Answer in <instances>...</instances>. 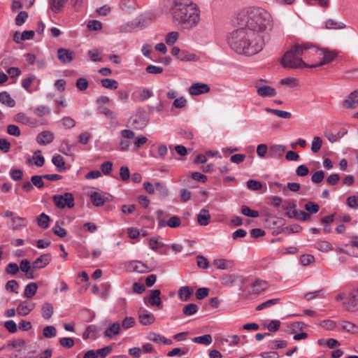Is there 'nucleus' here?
<instances>
[{"label": "nucleus", "instance_id": "f257e3e1", "mask_svg": "<svg viewBox=\"0 0 358 358\" xmlns=\"http://www.w3.org/2000/svg\"><path fill=\"white\" fill-rule=\"evenodd\" d=\"M236 21L239 27L254 33L257 38L263 39L264 43L269 41L273 20L265 9L255 6L243 9L237 15Z\"/></svg>", "mask_w": 358, "mask_h": 358}, {"label": "nucleus", "instance_id": "f03ea898", "mask_svg": "<svg viewBox=\"0 0 358 358\" xmlns=\"http://www.w3.org/2000/svg\"><path fill=\"white\" fill-rule=\"evenodd\" d=\"M227 41L230 48L236 53L247 56L259 52L265 45L263 39L241 27L229 34Z\"/></svg>", "mask_w": 358, "mask_h": 358}, {"label": "nucleus", "instance_id": "7ed1b4c3", "mask_svg": "<svg viewBox=\"0 0 358 358\" xmlns=\"http://www.w3.org/2000/svg\"><path fill=\"white\" fill-rule=\"evenodd\" d=\"M171 13L173 22L184 29L196 27L200 21V10L192 0H175Z\"/></svg>", "mask_w": 358, "mask_h": 358}, {"label": "nucleus", "instance_id": "20e7f679", "mask_svg": "<svg viewBox=\"0 0 358 358\" xmlns=\"http://www.w3.org/2000/svg\"><path fill=\"white\" fill-rule=\"evenodd\" d=\"M310 45H294L291 49L284 55L281 64L283 67L289 69L309 68L310 64H307L301 59V56L309 51Z\"/></svg>", "mask_w": 358, "mask_h": 358}, {"label": "nucleus", "instance_id": "39448f33", "mask_svg": "<svg viewBox=\"0 0 358 358\" xmlns=\"http://www.w3.org/2000/svg\"><path fill=\"white\" fill-rule=\"evenodd\" d=\"M309 52H310V54L313 55H315L317 56H321V55L323 56L322 61H321L317 64H310L309 68H316L317 66H320L324 64H328V63L331 62V61H333L336 57V54L333 51L328 50H322L321 49H318L317 48H316L314 45H310Z\"/></svg>", "mask_w": 358, "mask_h": 358}, {"label": "nucleus", "instance_id": "423d86ee", "mask_svg": "<svg viewBox=\"0 0 358 358\" xmlns=\"http://www.w3.org/2000/svg\"><path fill=\"white\" fill-rule=\"evenodd\" d=\"M52 201L58 208H71L74 206V198L71 192H66L64 194H56L52 196Z\"/></svg>", "mask_w": 358, "mask_h": 358}, {"label": "nucleus", "instance_id": "0eeeda50", "mask_svg": "<svg viewBox=\"0 0 358 358\" xmlns=\"http://www.w3.org/2000/svg\"><path fill=\"white\" fill-rule=\"evenodd\" d=\"M266 80L263 79L257 80L255 83V87L257 89V93L259 96L262 97H272L276 95V90L275 88L268 85H263Z\"/></svg>", "mask_w": 358, "mask_h": 358}, {"label": "nucleus", "instance_id": "6e6552de", "mask_svg": "<svg viewBox=\"0 0 358 358\" xmlns=\"http://www.w3.org/2000/svg\"><path fill=\"white\" fill-rule=\"evenodd\" d=\"M343 306L348 311L358 310V287L350 292L343 303Z\"/></svg>", "mask_w": 358, "mask_h": 358}, {"label": "nucleus", "instance_id": "1a4fd4ad", "mask_svg": "<svg viewBox=\"0 0 358 358\" xmlns=\"http://www.w3.org/2000/svg\"><path fill=\"white\" fill-rule=\"evenodd\" d=\"M131 125L135 129H142L146 127L148 119L144 111H138L130 117Z\"/></svg>", "mask_w": 358, "mask_h": 358}, {"label": "nucleus", "instance_id": "9d476101", "mask_svg": "<svg viewBox=\"0 0 358 358\" xmlns=\"http://www.w3.org/2000/svg\"><path fill=\"white\" fill-rule=\"evenodd\" d=\"M127 269L130 272L146 273L152 271L147 264L138 260H133L125 264Z\"/></svg>", "mask_w": 358, "mask_h": 358}, {"label": "nucleus", "instance_id": "9b49d317", "mask_svg": "<svg viewBox=\"0 0 358 358\" xmlns=\"http://www.w3.org/2000/svg\"><path fill=\"white\" fill-rule=\"evenodd\" d=\"M90 199L94 206L99 207L106 202L113 200V196L106 192H93L90 194Z\"/></svg>", "mask_w": 358, "mask_h": 358}, {"label": "nucleus", "instance_id": "f8f14e48", "mask_svg": "<svg viewBox=\"0 0 358 358\" xmlns=\"http://www.w3.org/2000/svg\"><path fill=\"white\" fill-rule=\"evenodd\" d=\"M120 134L122 138L119 143V150L127 151L131 145L129 140L135 138V133L130 129H124L120 131Z\"/></svg>", "mask_w": 358, "mask_h": 358}, {"label": "nucleus", "instance_id": "ddd939ff", "mask_svg": "<svg viewBox=\"0 0 358 358\" xmlns=\"http://www.w3.org/2000/svg\"><path fill=\"white\" fill-rule=\"evenodd\" d=\"M68 0H49V5L51 10L57 13L62 10ZM73 7H80L83 0H71Z\"/></svg>", "mask_w": 358, "mask_h": 358}, {"label": "nucleus", "instance_id": "4468645a", "mask_svg": "<svg viewBox=\"0 0 358 358\" xmlns=\"http://www.w3.org/2000/svg\"><path fill=\"white\" fill-rule=\"evenodd\" d=\"M160 295V289L150 290L149 296L144 297V302L146 304L149 303L152 306H159L162 304Z\"/></svg>", "mask_w": 358, "mask_h": 358}, {"label": "nucleus", "instance_id": "2eb2a0df", "mask_svg": "<svg viewBox=\"0 0 358 358\" xmlns=\"http://www.w3.org/2000/svg\"><path fill=\"white\" fill-rule=\"evenodd\" d=\"M55 138L54 134L50 131H43L36 138V142L40 145H47L51 143Z\"/></svg>", "mask_w": 358, "mask_h": 358}, {"label": "nucleus", "instance_id": "dca6fc26", "mask_svg": "<svg viewBox=\"0 0 358 358\" xmlns=\"http://www.w3.org/2000/svg\"><path fill=\"white\" fill-rule=\"evenodd\" d=\"M52 257L50 253L41 255L32 262L34 269H41L46 267L51 262Z\"/></svg>", "mask_w": 358, "mask_h": 358}, {"label": "nucleus", "instance_id": "f3484780", "mask_svg": "<svg viewBox=\"0 0 358 358\" xmlns=\"http://www.w3.org/2000/svg\"><path fill=\"white\" fill-rule=\"evenodd\" d=\"M138 320L142 325L148 326L155 322V317L152 313L145 309H141L138 312Z\"/></svg>", "mask_w": 358, "mask_h": 358}, {"label": "nucleus", "instance_id": "a211bd4d", "mask_svg": "<svg viewBox=\"0 0 358 358\" xmlns=\"http://www.w3.org/2000/svg\"><path fill=\"white\" fill-rule=\"evenodd\" d=\"M210 87L207 84L196 83H194L189 88V92L192 95H199L207 93L210 91Z\"/></svg>", "mask_w": 358, "mask_h": 358}, {"label": "nucleus", "instance_id": "6ab92c4d", "mask_svg": "<svg viewBox=\"0 0 358 358\" xmlns=\"http://www.w3.org/2000/svg\"><path fill=\"white\" fill-rule=\"evenodd\" d=\"M343 106L346 108H356L358 107V89L348 95V98L343 101Z\"/></svg>", "mask_w": 358, "mask_h": 358}, {"label": "nucleus", "instance_id": "aec40b11", "mask_svg": "<svg viewBox=\"0 0 358 358\" xmlns=\"http://www.w3.org/2000/svg\"><path fill=\"white\" fill-rule=\"evenodd\" d=\"M57 57L62 63H70L74 58V52L69 49L62 48L57 50Z\"/></svg>", "mask_w": 358, "mask_h": 358}, {"label": "nucleus", "instance_id": "412c9836", "mask_svg": "<svg viewBox=\"0 0 358 358\" xmlns=\"http://www.w3.org/2000/svg\"><path fill=\"white\" fill-rule=\"evenodd\" d=\"M213 265L217 269L229 270L234 267L235 262L231 259H216L213 262Z\"/></svg>", "mask_w": 358, "mask_h": 358}, {"label": "nucleus", "instance_id": "4be33fe9", "mask_svg": "<svg viewBox=\"0 0 358 358\" xmlns=\"http://www.w3.org/2000/svg\"><path fill=\"white\" fill-rule=\"evenodd\" d=\"M34 307L35 305L34 303L24 301L17 306L16 311L17 315L20 316H26L31 312Z\"/></svg>", "mask_w": 358, "mask_h": 358}, {"label": "nucleus", "instance_id": "5701e85b", "mask_svg": "<svg viewBox=\"0 0 358 358\" xmlns=\"http://www.w3.org/2000/svg\"><path fill=\"white\" fill-rule=\"evenodd\" d=\"M286 147L282 145H273L269 147L268 157L278 159L281 157L285 151Z\"/></svg>", "mask_w": 358, "mask_h": 358}, {"label": "nucleus", "instance_id": "b1692460", "mask_svg": "<svg viewBox=\"0 0 358 358\" xmlns=\"http://www.w3.org/2000/svg\"><path fill=\"white\" fill-rule=\"evenodd\" d=\"M287 216L289 218H295L303 221L308 220L310 217L308 213L296 209H294L292 212H287Z\"/></svg>", "mask_w": 358, "mask_h": 358}, {"label": "nucleus", "instance_id": "393cba45", "mask_svg": "<svg viewBox=\"0 0 358 358\" xmlns=\"http://www.w3.org/2000/svg\"><path fill=\"white\" fill-rule=\"evenodd\" d=\"M210 220L209 211L206 209H201L197 215V222L201 226H206Z\"/></svg>", "mask_w": 358, "mask_h": 358}, {"label": "nucleus", "instance_id": "a878e982", "mask_svg": "<svg viewBox=\"0 0 358 358\" xmlns=\"http://www.w3.org/2000/svg\"><path fill=\"white\" fill-rule=\"evenodd\" d=\"M38 285L36 282H29L24 288L23 296L31 299L37 292Z\"/></svg>", "mask_w": 358, "mask_h": 358}, {"label": "nucleus", "instance_id": "bb28decb", "mask_svg": "<svg viewBox=\"0 0 358 358\" xmlns=\"http://www.w3.org/2000/svg\"><path fill=\"white\" fill-rule=\"evenodd\" d=\"M0 102L8 107L13 108L15 106V101L6 91L0 92Z\"/></svg>", "mask_w": 358, "mask_h": 358}, {"label": "nucleus", "instance_id": "cd10ccee", "mask_svg": "<svg viewBox=\"0 0 358 358\" xmlns=\"http://www.w3.org/2000/svg\"><path fill=\"white\" fill-rule=\"evenodd\" d=\"M52 162L56 166V169L59 172H62L66 169L64 159L60 155H55L52 158Z\"/></svg>", "mask_w": 358, "mask_h": 358}, {"label": "nucleus", "instance_id": "c85d7f7f", "mask_svg": "<svg viewBox=\"0 0 358 358\" xmlns=\"http://www.w3.org/2000/svg\"><path fill=\"white\" fill-rule=\"evenodd\" d=\"M178 59L182 62H196L199 60V57L193 52L182 50V52Z\"/></svg>", "mask_w": 358, "mask_h": 358}, {"label": "nucleus", "instance_id": "c756f323", "mask_svg": "<svg viewBox=\"0 0 358 358\" xmlns=\"http://www.w3.org/2000/svg\"><path fill=\"white\" fill-rule=\"evenodd\" d=\"M192 294L193 289L189 286L181 287L178 290V297L182 301H188Z\"/></svg>", "mask_w": 358, "mask_h": 358}, {"label": "nucleus", "instance_id": "7c9ffc66", "mask_svg": "<svg viewBox=\"0 0 358 358\" xmlns=\"http://www.w3.org/2000/svg\"><path fill=\"white\" fill-rule=\"evenodd\" d=\"M11 222L13 224L12 229L13 230H17L22 227H25L27 224V220L24 217H20L18 215H15L11 218Z\"/></svg>", "mask_w": 358, "mask_h": 358}, {"label": "nucleus", "instance_id": "2f4dec72", "mask_svg": "<svg viewBox=\"0 0 358 358\" xmlns=\"http://www.w3.org/2000/svg\"><path fill=\"white\" fill-rule=\"evenodd\" d=\"M339 326L343 331H345L347 332L352 334L358 332V327L352 322L348 321H341L339 323Z\"/></svg>", "mask_w": 358, "mask_h": 358}, {"label": "nucleus", "instance_id": "473e14b6", "mask_svg": "<svg viewBox=\"0 0 358 358\" xmlns=\"http://www.w3.org/2000/svg\"><path fill=\"white\" fill-rule=\"evenodd\" d=\"M14 120L17 122L29 125L30 127H34V122L30 120V118L24 113H18L14 117Z\"/></svg>", "mask_w": 358, "mask_h": 358}, {"label": "nucleus", "instance_id": "72a5a7b5", "mask_svg": "<svg viewBox=\"0 0 358 358\" xmlns=\"http://www.w3.org/2000/svg\"><path fill=\"white\" fill-rule=\"evenodd\" d=\"M42 317L45 320H49L51 318V317L53 315L54 313V308L52 305L50 303L46 302L45 303L42 307Z\"/></svg>", "mask_w": 358, "mask_h": 358}, {"label": "nucleus", "instance_id": "f704fd0d", "mask_svg": "<svg viewBox=\"0 0 358 358\" xmlns=\"http://www.w3.org/2000/svg\"><path fill=\"white\" fill-rule=\"evenodd\" d=\"M120 330V324L118 322H114L110 327L106 329L104 332L106 337L113 338L118 334Z\"/></svg>", "mask_w": 358, "mask_h": 358}, {"label": "nucleus", "instance_id": "c9c22d12", "mask_svg": "<svg viewBox=\"0 0 358 358\" xmlns=\"http://www.w3.org/2000/svg\"><path fill=\"white\" fill-rule=\"evenodd\" d=\"M327 29H342L345 27V24L340 21H337L335 19H329L325 22Z\"/></svg>", "mask_w": 358, "mask_h": 358}, {"label": "nucleus", "instance_id": "e433bc0d", "mask_svg": "<svg viewBox=\"0 0 358 358\" xmlns=\"http://www.w3.org/2000/svg\"><path fill=\"white\" fill-rule=\"evenodd\" d=\"M50 217L44 213H42L37 218L38 225L43 229H46L49 227Z\"/></svg>", "mask_w": 358, "mask_h": 358}, {"label": "nucleus", "instance_id": "4c0bfd02", "mask_svg": "<svg viewBox=\"0 0 358 358\" xmlns=\"http://www.w3.org/2000/svg\"><path fill=\"white\" fill-rule=\"evenodd\" d=\"M101 85L109 90H116L118 87V83L115 79L104 78L101 80Z\"/></svg>", "mask_w": 358, "mask_h": 358}, {"label": "nucleus", "instance_id": "58836bf2", "mask_svg": "<svg viewBox=\"0 0 358 358\" xmlns=\"http://www.w3.org/2000/svg\"><path fill=\"white\" fill-rule=\"evenodd\" d=\"M199 310V307L195 303H189L183 307L182 313L185 315L191 316L195 314Z\"/></svg>", "mask_w": 358, "mask_h": 358}, {"label": "nucleus", "instance_id": "ea45409f", "mask_svg": "<svg viewBox=\"0 0 358 358\" xmlns=\"http://www.w3.org/2000/svg\"><path fill=\"white\" fill-rule=\"evenodd\" d=\"M315 248L322 252H328L332 250L331 243L326 241H319L315 243Z\"/></svg>", "mask_w": 358, "mask_h": 358}, {"label": "nucleus", "instance_id": "a19ab883", "mask_svg": "<svg viewBox=\"0 0 358 358\" xmlns=\"http://www.w3.org/2000/svg\"><path fill=\"white\" fill-rule=\"evenodd\" d=\"M73 148L74 146L70 145L67 140H64L61 144L59 151L66 155L71 156L73 154L72 151Z\"/></svg>", "mask_w": 358, "mask_h": 358}, {"label": "nucleus", "instance_id": "79ce46f5", "mask_svg": "<svg viewBox=\"0 0 358 358\" xmlns=\"http://www.w3.org/2000/svg\"><path fill=\"white\" fill-rule=\"evenodd\" d=\"M98 110L99 113L104 115L109 119L115 120L117 117V115L114 111L103 106H99Z\"/></svg>", "mask_w": 358, "mask_h": 358}, {"label": "nucleus", "instance_id": "37998d69", "mask_svg": "<svg viewBox=\"0 0 358 358\" xmlns=\"http://www.w3.org/2000/svg\"><path fill=\"white\" fill-rule=\"evenodd\" d=\"M192 341L196 343L210 345L212 343V337L210 334H205L203 336L194 337Z\"/></svg>", "mask_w": 358, "mask_h": 358}, {"label": "nucleus", "instance_id": "c03bdc74", "mask_svg": "<svg viewBox=\"0 0 358 358\" xmlns=\"http://www.w3.org/2000/svg\"><path fill=\"white\" fill-rule=\"evenodd\" d=\"M287 343L285 341L273 340L268 343V348L271 350H277L287 347Z\"/></svg>", "mask_w": 358, "mask_h": 358}, {"label": "nucleus", "instance_id": "a18cd8bd", "mask_svg": "<svg viewBox=\"0 0 358 358\" xmlns=\"http://www.w3.org/2000/svg\"><path fill=\"white\" fill-rule=\"evenodd\" d=\"M279 302V299H272L267 300L256 307V310L259 311L265 308H270Z\"/></svg>", "mask_w": 358, "mask_h": 358}, {"label": "nucleus", "instance_id": "49530a36", "mask_svg": "<svg viewBox=\"0 0 358 358\" xmlns=\"http://www.w3.org/2000/svg\"><path fill=\"white\" fill-rule=\"evenodd\" d=\"M267 287V283L263 280H257L252 283L253 291L256 293H260Z\"/></svg>", "mask_w": 358, "mask_h": 358}, {"label": "nucleus", "instance_id": "de8ad7c7", "mask_svg": "<svg viewBox=\"0 0 358 358\" xmlns=\"http://www.w3.org/2000/svg\"><path fill=\"white\" fill-rule=\"evenodd\" d=\"M322 145V140L319 136H315L313 138L312 143H311V151L314 153H317L320 151L321 149Z\"/></svg>", "mask_w": 358, "mask_h": 358}, {"label": "nucleus", "instance_id": "09e8293b", "mask_svg": "<svg viewBox=\"0 0 358 358\" xmlns=\"http://www.w3.org/2000/svg\"><path fill=\"white\" fill-rule=\"evenodd\" d=\"M5 288L7 291L10 292L17 293V290L19 289V284L17 280H10L6 282Z\"/></svg>", "mask_w": 358, "mask_h": 358}, {"label": "nucleus", "instance_id": "8fccbe9b", "mask_svg": "<svg viewBox=\"0 0 358 358\" xmlns=\"http://www.w3.org/2000/svg\"><path fill=\"white\" fill-rule=\"evenodd\" d=\"M34 113L37 117H42L48 115L50 113V109L46 106H40L34 110Z\"/></svg>", "mask_w": 358, "mask_h": 358}, {"label": "nucleus", "instance_id": "3c124183", "mask_svg": "<svg viewBox=\"0 0 358 358\" xmlns=\"http://www.w3.org/2000/svg\"><path fill=\"white\" fill-rule=\"evenodd\" d=\"M112 352L111 346H106L103 348L98 349L95 352L96 358H105Z\"/></svg>", "mask_w": 358, "mask_h": 358}, {"label": "nucleus", "instance_id": "603ef678", "mask_svg": "<svg viewBox=\"0 0 358 358\" xmlns=\"http://www.w3.org/2000/svg\"><path fill=\"white\" fill-rule=\"evenodd\" d=\"M257 154L259 157L264 158L266 154H269V148L266 144H259L257 147Z\"/></svg>", "mask_w": 358, "mask_h": 358}, {"label": "nucleus", "instance_id": "864d4df0", "mask_svg": "<svg viewBox=\"0 0 358 358\" xmlns=\"http://www.w3.org/2000/svg\"><path fill=\"white\" fill-rule=\"evenodd\" d=\"M241 213L248 217H257L259 216V212L255 210L250 209L247 206H242L241 207Z\"/></svg>", "mask_w": 358, "mask_h": 358}, {"label": "nucleus", "instance_id": "5fc2aeb1", "mask_svg": "<svg viewBox=\"0 0 358 358\" xmlns=\"http://www.w3.org/2000/svg\"><path fill=\"white\" fill-rule=\"evenodd\" d=\"M43 334L45 338H53L57 334V329L54 326H47L43 329Z\"/></svg>", "mask_w": 358, "mask_h": 358}, {"label": "nucleus", "instance_id": "6e6d98bb", "mask_svg": "<svg viewBox=\"0 0 358 358\" xmlns=\"http://www.w3.org/2000/svg\"><path fill=\"white\" fill-rule=\"evenodd\" d=\"M43 176L35 175L31 176V182L34 186H36L38 189H41L44 187V182L43 181Z\"/></svg>", "mask_w": 358, "mask_h": 358}, {"label": "nucleus", "instance_id": "4d7b16f0", "mask_svg": "<svg viewBox=\"0 0 358 358\" xmlns=\"http://www.w3.org/2000/svg\"><path fill=\"white\" fill-rule=\"evenodd\" d=\"M196 264L197 266L202 268V269H206L209 266V262L205 257L202 255H197L196 256Z\"/></svg>", "mask_w": 358, "mask_h": 358}, {"label": "nucleus", "instance_id": "13d9d810", "mask_svg": "<svg viewBox=\"0 0 358 358\" xmlns=\"http://www.w3.org/2000/svg\"><path fill=\"white\" fill-rule=\"evenodd\" d=\"M178 33L177 31H171V32H169L166 36V43L171 45H173V43H175L176 42V41L178 40Z\"/></svg>", "mask_w": 358, "mask_h": 358}, {"label": "nucleus", "instance_id": "bf43d9fd", "mask_svg": "<svg viewBox=\"0 0 358 358\" xmlns=\"http://www.w3.org/2000/svg\"><path fill=\"white\" fill-rule=\"evenodd\" d=\"M19 266L16 263H9L6 267V272L8 274L15 275L19 271Z\"/></svg>", "mask_w": 358, "mask_h": 358}, {"label": "nucleus", "instance_id": "052dcab7", "mask_svg": "<svg viewBox=\"0 0 358 358\" xmlns=\"http://www.w3.org/2000/svg\"><path fill=\"white\" fill-rule=\"evenodd\" d=\"M61 122L64 127L66 129H71L75 127L76 122L71 117H64L62 119Z\"/></svg>", "mask_w": 358, "mask_h": 358}, {"label": "nucleus", "instance_id": "680f3d73", "mask_svg": "<svg viewBox=\"0 0 358 358\" xmlns=\"http://www.w3.org/2000/svg\"><path fill=\"white\" fill-rule=\"evenodd\" d=\"M299 260L303 266H307L315 261V257L312 255H302Z\"/></svg>", "mask_w": 358, "mask_h": 358}, {"label": "nucleus", "instance_id": "e2e57ef3", "mask_svg": "<svg viewBox=\"0 0 358 358\" xmlns=\"http://www.w3.org/2000/svg\"><path fill=\"white\" fill-rule=\"evenodd\" d=\"M74 340L72 338L64 337L60 338L59 344L66 348H71L74 345Z\"/></svg>", "mask_w": 358, "mask_h": 358}, {"label": "nucleus", "instance_id": "0e129e2a", "mask_svg": "<svg viewBox=\"0 0 358 358\" xmlns=\"http://www.w3.org/2000/svg\"><path fill=\"white\" fill-rule=\"evenodd\" d=\"M76 85L79 90L84 91L88 87L89 83L86 78H79L76 80Z\"/></svg>", "mask_w": 358, "mask_h": 358}, {"label": "nucleus", "instance_id": "69168bd1", "mask_svg": "<svg viewBox=\"0 0 358 358\" xmlns=\"http://www.w3.org/2000/svg\"><path fill=\"white\" fill-rule=\"evenodd\" d=\"M168 227L171 228H177L180 226L181 220L178 216H172L168 220Z\"/></svg>", "mask_w": 358, "mask_h": 358}, {"label": "nucleus", "instance_id": "338daca9", "mask_svg": "<svg viewBox=\"0 0 358 358\" xmlns=\"http://www.w3.org/2000/svg\"><path fill=\"white\" fill-rule=\"evenodd\" d=\"M247 187L248 189L251 190L257 191L262 189V185L259 181L255 180H250L247 182Z\"/></svg>", "mask_w": 358, "mask_h": 358}, {"label": "nucleus", "instance_id": "774afa93", "mask_svg": "<svg viewBox=\"0 0 358 358\" xmlns=\"http://www.w3.org/2000/svg\"><path fill=\"white\" fill-rule=\"evenodd\" d=\"M347 205L353 209L358 208V197L356 196H350L348 197L346 201Z\"/></svg>", "mask_w": 358, "mask_h": 358}]
</instances>
